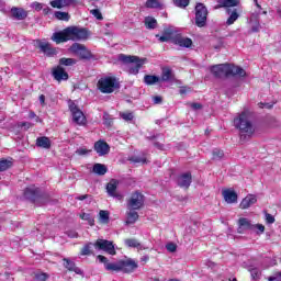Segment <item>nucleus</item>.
I'll use <instances>...</instances> for the list:
<instances>
[{"instance_id": "51", "label": "nucleus", "mask_w": 281, "mask_h": 281, "mask_svg": "<svg viewBox=\"0 0 281 281\" xmlns=\"http://www.w3.org/2000/svg\"><path fill=\"white\" fill-rule=\"evenodd\" d=\"M31 8H33V10H36V12H41V10H43V3L33 2V3L31 4Z\"/></svg>"}, {"instance_id": "53", "label": "nucleus", "mask_w": 281, "mask_h": 281, "mask_svg": "<svg viewBox=\"0 0 281 281\" xmlns=\"http://www.w3.org/2000/svg\"><path fill=\"white\" fill-rule=\"evenodd\" d=\"M35 279L38 281H45V280H47V273H43V272L36 273Z\"/></svg>"}, {"instance_id": "33", "label": "nucleus", "mask_w": 281, "mask_h": 281, "mask_svg": "<svg viewBox=\"0 0 281 281\" xmlns=\"http://www.w3.org/2000/svg\"><path fill=\"white\" fill-rule=\"evenodd\" d=\"M145 26L147 30H155L157 27V20L153 16L145 18Z\"/></svg>"}, {"instance_id": "27", "label": "nucleus", "mask_w": 281, "mask_h": 281, "mask_svg": "<svg viewBox=\"0 0 281 281\" xmlns=\"http://www.w3.org/2000/svg\"><path fill=\"white\" fill-rule=\"evenodd\" d=\"M160 80L161 82H172V80H175V72H172V69L168 67L162 68Z\"/></svg>"}, {"instance_id": "45", "label": "nucleus", "mask_w": 281, "mask_h": 281, "mask_svg": "<svg viewBox=\"0 0 281 281\" xmlns=\"http://www.w3.org/2000/svg\"><path fill=\"white\" fill-rule=\"evenodd\" d=\"M91 245L93 244L90 243L83 246V248L81 249V256H89L91 254Z\"/></svg>"}, {"instance_id": "23", "label": "nucleus", "mask_w": 281, "mask_h": 281, "mask_svg": "<svg viewBox=\"0 0 281 281\" xmlns=\"http://www.w3.org/2000/svg\"><path fill=\"white\" fill-rule=\"evenodd\" d=\"M218 5L216 8H226V10H232V8H237L240 4V0H217Z\"/></svg>"}, {"instance_id": "5", "label": "nucleus", "mask_w": 281, "mask_h": 281, "mask_svg": "<svg viewBox=\"0 0 281 281\" xmlns=\"http://www.w3.org/2000/svg\"><path fill=\"white\" fill-rule=\"evenodd\" d=\"M119 58L123 63H127L128 74L134 76H137V74H139V69H142V67L147 63L146 58H139L137 56L120 55Z\"/></svg>"}, {"instance_id": "12", "label": "nucleus", "mask_w": 281, "mask_h": 281, "mask_svg": "<svg viewBox=\"0 0 281 281\" xmlns=\"http://www.w3.org/2000/svg\"><path fill=\"white\" fill-rule=\"evenodd\" d=\"M247 23L250 26V32H252V33L260 32V30L262 27L260 25V13H258V12L251 13Z\"/></svg>"}, {"instance_id": "42", "label": "nucleus", "mask_w": 281, "mask_h": 281, "mask_svg": "<svg viewBox=\"0 0 281 281\" xmlns=\"http://www.w3.org/2000/svg\"><path fill=\"white\" fill-rule=\"evenodd\" d=\"M175 5L178 8H188V5H190V0H175Z\"/></svg>"}, {"instance_id": "60", "label": "nucleus", "mask_w": 281, "mask_h": 281, "mask_svg": "<svg viewBox=\"0 0 281 281\" xmlns=\"http://www.w3.org/2000/svg\"><path fill=\"white\" fill-rule=\"evenodd\" d=\"M0 12H5V2L0 0Z\"/></svg>"}, {"instance_id": "7", "label": "nucleus", "mask_w": 281, "mask_h": 281, "mask_svg": "<svg viewBox=\"0 0 281 281\" xmlns=\"http://www.w3.org/2000/svg\"><path fill=\"white\" fill-rule=\"evenodd\" d=\"M69 111L71 113L72 122L78 124V126H85L87 124V116H85V112L78 108V104L74 101H68Z\"/></svg>"}, {"instance_id": "22", "label": "nucleus", "mask_w": 281, "mask_h": 281, "mask_svg": "<svg viewBox=\"0 0 281 281\" xmlns=\"http://www.w3.org/2000/svg\"><path fill=\"white\" fill-rule=\"evenodd\" d=\"M192 183V175L190 172H186L179 176L178 178V186L180 188H190V184Z\"/></svg>"}, {"instance_id": "4", "label": "nucleus", "mask_w": 281, "mask_h": 281, "mask_svg": "<svg viewBox=\"0 0 281 281\" xmlns=\"http://www.w3.org/2000/svg\"><path fill=\"white\" fill-rule=\"evenodd\" d=\"M211 72L216 78H223V76H238L239 78H245L247 76V72H245V69L229 65V64H218L211 67Z\"/></svg>"}, {"instance_id": "56", "label": "nucleus", "mask_w": 281, "mask_h": 281, "mask_svg": "<svg viewBox=\"0 0 281 281\" xmlns=\"http://www.w3.org/2000/svg\"><path fill=\"white\" fill-rule=\"evenodd\" d=\"M67 236L69 238H78V233L76 231H68Z\"/></svg>"}, {"instance_id": "13", "label": "nucleus", "mask_w": 281, "mask_h": 281, "mask_svg": "<svg viewBox=\"0 0 281 281\" xmlns=\"http://www.w3.org/2000/svg\"><path fill=\"white\" fill-rule=\"evenodd\" d=\"M222 196L226 203L229 205L238 203V193L234 189H224L222 190Z\"/></svg>"}, {"instance_id": "2", "label": "nucleus", "mask_w": 281, "mask_h": 281, "mask_svg": "<svg viewBox=\"0 0 281 281\" xmlns=\"http://www.w3.org/2000/svg\"><path fill=\"white\" fill-rule=\"evenodd\" d=\"M89 38V31L78 26H70L61 32L54 33L52 41L55 43H67V41H87Z\"/></svg>"}, {"instance_id": "19", "label": "nucleus", "mask_w": 281, "mask_h": 281, "mask_svg": "<svg viewBox=\"0 0 281 281\" xmlns=\"http://www.w3.org/2000/svg\"><path fill=\"white\" fill-rule=\"evenodd\" d=\"M52 8H56L57 10H63V8H69V5H76V0H52Z\"/></svg>"}, {"instance_id": "39", "label": "nucleus", "mask_w": 281, "mask_h": 281, "mask_svg": "<svg viewBox=\"0 0 281 281\" xmlns=\"http://www.w3.org/2000/svg\"><path fill=\"white\" fill-rule=\"evenodd\" d=\"M120 116L125 122H133V119L135 117L132 112H121Z\"/></svg>"}, {"instance_id": "54", "label": "nucleus", "mask_w": 281, "mask_h": 281, "mask_svg": "<svg viewBox=\"0 0 281 281\" xmlns=\"http://www.w3.org/2000/svg\"><path fill=\"white\" fill-rule=\"evenodd\" d=\"M259 109H273V103H265L260 102L258 103Z\"/></svg>"}, {"instance_id": "10", "label": "nucleus", "mask_w": 281, "mask_h": 281, "mask_svg": "<svg viewBox=\"0 0 281 281\" xmlns=\"http://www.w3.org/2000/svg\"><path fill=\"white\" fill-rule=\"evenodd\" d=\"M95 249H99L101 251H105V254H109L110 256H115L116 251H115V244H113V241L111 240H106V239H98L94 244H93Z\"/></svg>"}, {"instance_id": "44", "label": "nucleus", "mask_w": 281, "mask_h": 281, "mask_svg": "<svg viewBox=\"0 0 281 281\" xmlns=\"http://www.w3.org/2000/svg\"><path fill=\"white\" fill-rule=\"evenodd\" d=\"M99 216H100V221H102V223H109V212L108 211H100Z\"/></svg>"}, {"instance_id": "50", "label": "nucleus", "mask_w": 281, "mask_h": 281, "mask_svg": "<svg viewBox=\"0 0 281 281\" xmlns=\"http://www.w3.org/2000/svg\"><path fill=\"white\" fill-rule=\"evenodd\" d=\"M167 251H170V254H175L177 251V245L175 243H169L166 245Z\"/></svg>"}, {"instance_id": "25", "label": "nucleus", "mask_w": 281, "mask_h": 281, "mask_svg": "<svg viewBox=\"0 0 281 281\" xmlns=\"http://www.w3.org/2000/svg\"><path fill=\"white\" fill-rule=\"evenodd\" d=\"M64 267L68 271H72L74 273H77V276H82V270L76 266V262L71 261L70 259L64 258Z\"/></svg>"}, {"instance_id": "43", "label": "nucleus", "mask_w": 281, "mask_h": 281, "mask_svg": "<svg viewBox=\"0 0 281 281\" xmlns=\"http://www.w3.org/2000/svg\"><path fill=\"white\" fill-rule=\"evenodd\" d=\"M133 164H146V157L134 156L130 158Z\"/></svg>"}, {"instance_id": "29", "label": "nucleus", "mask_w": 281, "mask_h": 281, "mask_svg": "<svg viewBox=\"0 0 281 281\" xmlns=\"http://www.w3.org/2000/svg\"><path fill=\"white\" fill-rule=\"evenodd\" d=\"M238 234H243V232H245V229H252L254 224H251V222H249V220L241 217L238 221Z\"/></svg>"}, {"instance_id": "59", "label": "nucleus", "mask_w": 281, "mask_h": 281, "mask_svg": "<svg viewBox=\"0 0 281 281\" xmlns=\"http://www.w3.org/2000/svg\"><path fill=\"white\" fill-rule=\"evenodd\" d=\"M201 103H191V109H193L194 111H199V109H201Z\"/></svg>"}, {"instance_id": "46", "label": "nucleus", "mask_w": 281, "mask_h": 281, "mask_svg": "<svg viewBox=\"0 0 281 281\" xmlns=\"http://www.w3.org/2000/svg\"><path fill=\"white\" fill-rule=\"evenodd\" d=\"M250 276H251V278H252L254 280H258V278H260V276H261L260 269H258V268H252V269L250 270Z\"/></svg>"}, {"instance_id": "62", "label": "nucleus", "mask_w": 281, "mask_h": 281, "mask_svg": "<svg viewBox=\"0 0 281 281\" xmlns=\"http://www.w3.org/2000/svg\"><path fill=\"white\" fill-rule=\"evenodd\" d=\"M21 126H25L26 128H32V123L23 122L21 123Z\"/></svg>"}, {"instance_id": "30", "label": "nucleus", "mask_w": 281, "mask_h": 281, "mask_svg": "<svg viewBox=\"0 0 281 281\" xmlns=\"http://www.w3.org/2000/svg\"><path fill=\"white\" fill-rule=\"evenodd\" d=\"M36 146L40 148H52V140L47 136H42L36 139Z\"/></svg>"}, {"instance_id": "8", "label": "nucleus", "mask_w": 281, "mask_h": 281, "mask_svg": "<svg viewBox=\"0 0 281 281\" xmlns=\"http://www.w3.org/2000/svg\"><path fill=\"white\" fill-rule=\"evenodd\" d=\"M207 23V8L203 3L195 5V25L198 27H205Z\"/></svg>"}, {"instance_id": "41", "label": "nucleus", "mask_w": 281, "mask_h": 281, "mask_svg": "<svg viewBox=\"0 0 281 281\" xmlns=\"http://www.w3.org/2000/svg\"><path fill=\"white\" fill-rule=\"evenodd\" d=\"M90 13L92 14V16H94V19H97L98 21H102L104 18L102 16V12H100V9H92L90 11Z\"/></svg>"}, {"instance_id": "11", "label": "nucleus", "mask_w": 281, "mask_h": 281, "mask_svg": "<svg viewBox=\"0 0 281 281\" xmlns=\"http://www.w3.org/2000/svg\"><path fill=\"white\" fill-rule=\"evenodd\" d=\"M144 207V194L139 192L132 193L127 201V210H142Z\"/></svg>"}, {"instance_id": "28", "label": "nucleus", "mask_w": 281, "mask_h": 281, "mask_svg": "<svg viewBox=\"0 0 281 281\" xmlns=\"http://www.w3.org/2000/svg\"><path fill=\"white\" fill-rule=\"evenodd\" d=\"M124 244L126 245V247H131L134 249H137V251H144V249H146V247H144L137 239L135 238H130V239H125Z\"/></svg>"}, {"instance_id": "18", "label": "nucleus", "mask_w": 281, "mask_h": 281, "mask_svg": "<svg viewBox=\"0 0 281 281\" xmlns=\"http://www.w3.org/2000/svg\"><path fill=\"white\" fill-rule=\"evenodd\" d=\"M11 16L15 19L16 21H25L27 19V11L23 8H11Z\"/></svg>"}, {"instance_id": "49", "label": "nucleus", "mask_w": 281, "mask_h": 281, "mask_svg": "<svg viewBox=\"0 0 281 281\" xmlns=\"http://www.w3.org/2000/svg\"><path fill=\"white\" fill-rule=\"evenodd\" d=\"M265 217H266V223L268 225H273V223H276V217L273 215L266 213Z\"/></svg>"}, {"instance_id": "32", "label": "nucleus", "mask_w": 281, "mask_h": 281, "mask_svg": "<svg viewBox=\"0 0 281 281\" xmlns=\"http://www.w3.org/2000/svg\"><path fill=\"white\" fill-rule=\"evenodd\" d=\"M106 166L102 164H94L92 171L94 175H99L100 177L106 175Z\"/></svg>"}, {"instance_id": "47", "label": "nucleus", "mask_w": 281, "mask_h": 281, "mask_svg": "<svg viewBox=\"0 0 281 281\" xmlns=\"http://www.w3.org/2000/svg\"><path fill=\"white\" fill-rule=\"evenodd\" d=\"M80 218L82 221H88L89 225H93V218H91V214L82 213V214H80Z\"/></svg>"}, {"instance_id": "55", "label": "nucleus", "mask_w": 281, "mask_h": 281, "mask_svg": "<svg viewBox=\"0 0 281 281\" xmlns=\"http://www.w3.org/2000/svg\"><path fill=\"white\" fill-rule=\"evenodd\" d=\"M160 43H168L170 41V35L169 34H164L159 37Z\"/></svg>"}, {"instance_id": "34", "label": "nucleus", "mask_w": 281, "mask_h": 281, "mask_svg": "<svg viewBox=\"0 0 281 281\" xmlns=\"http://www.w3.org/2000/svg\"><path fill=\"white\" fill-rule=\"evenodd\" d=\"M161 79L155 75H147L144 77V82L147 85H157Z\"/></svg>"}, {"instance_id": "6", "label": "nucleus", "mask_w": 281, "mask_h": 281, "mask_svg": "<svg viewBox=\"0 0 281 281\" xmlns=\"http://www.w3.org/2000/svg\"><path fill=\"white\" fill-rule=\"evenodd\" d=\"M97 87L101 93H113L120 89V81L115 77H101Z\"/></svg>"}, {"instance_id": "26", "label": "nucleus", "mask_w": 281, "mask_h": 281, "mask_svg": "<svg viewBox=\"0 0 281 281\" xmlns=\"http://www.w3.org/2000/svg\"><path fill=\"white\" fill-rule=\"evenodd\" d=\"M130 211L126 213V225H135L137 223V220L139 218V214L132 209H128Z\"/></svg>"}, {"instance_id": "1", "label": "nucleus", "mask_w": 281, "mask_h": 281, "mask_svg": "<svg viewBox=\"0 0 281 281\" xmlns=\"http://www.w3.org/2000/svg\"><path fill=\"white\" fill-rule=\"evenodd\" d=\"M234 126L239 131L240 142H248V139L254 137V133H256V126L251 122V113L248 111L241 112L234 119Z\"/></svg>"}, {"instance_id": "14", "label": "nucleus", "mask_w": 281, "mask_h": 281, "mask_svg": "<svg viewBox=\"0 0 281 281\" xmlns=\"http://www.w3.org/2000/svg\"><path fill=\"white\" fill-rule=\"evenodd\" d=\"M94 150L99 155V157H104V155H109L111 147L108 145L106 142L100 139L94 143Z\"/></svg>"}, {"instance_id": "20", "label": "nucleus", "mask_w": 281, "mask_h": 281, "mask_svg": "<svg viewBox=\"0 0 281 281\" xmlns=\"http://www.w3.org/2000/svg\"><path fill=\"white\" fill-rule=\"evenodd\" d=\"M119 181L115 179H112L108 186H106V192L110 196H114L115 199H122L121 194L116 193Z\"/></svg>"}, {"instance_id": "61", "label": "nucleus", "mask_w": 281, "mask_h": 281, "mask_svg": "<svg viewBox=\"0 0 281 281\" xmlns=\"http://www.w3.org/2000/svg\"><path fill=\"white\" fill-rule=\"evenodd\" d=\"M154 104H160L161 102V97H154Z\"/></svg>"}, {"instance_id": "21", "label": "nucleus", "mask_w": 281, "mask_h": 281, "mask_svg": "<svg viewBox=\"0 0 281 281\" xmlns=\"http://www.w3.org/2000/svg\"><path fill=\"white\" fill-rule=\"evenodd\" d=\"M258 199L254 194H248L246 198H244L239 204L240 210H249L251 205H255L257 203Z\"/></svg>"}, {"instance_id": "64", "label": "nucleus", "mask_w": 281, "mask_h": 281, "mask_svg": "<svg viewBox=\"0 0 281 281\" xmlns=\"http://www.w3.org/2000/svg\"><path fill=\"white\" fill-rule=\"evenodd\" d=\"M40 102H41L42 105L45 104V94H42L40 97Z\"/></svg>"}, {"instance_id": "63", "label": "nucleus", "mask_w": 281, "mask_h": 281, "mask_svg": "<svg viewBox=\"0 0 281 281\" xmlns=\"http://www.w3.org/2000/svg\"><path fill=\"white\" fill-rule=\"evenodd\" d=\"M43 12H44V14H48V13L52 12V9H49V7H45V8L43 9Z\"/></svg>"}, {"instance_id": "48", "label": "nucleus", "mask_w": 281, "mask_h": 281, "mask_svg": "<svg viewBox=\"0 0 281 281\" xmlns=\"http://www.w3.org/2000/svg\"><path fill=\"white\" fill-rule=\"evenodd\" d=\"M224 153L221 149H214L213 150V159H223Z\"/></svg>"}, {"instance_id": "15", "label": "nucleus", "mask_w": 281, "mask_h": 281, "mask_svg": "<svg viewBox=\"0 0 281 281\" xmlns=\"http://www.w3.org/2000/svg\"><path fill=\"white\" fill-rule=\"evenodd\" d=\"M41 195V189L36 188V186H30L24 190V196L29 201H36Z\"/></svg>"}, {"instance_id": "52", "label": "nucleus", "mask_w": 281, "mask_h": 281, "mask_svg": "<svg viewBox=\"0 0 281 281\" xmlns=\"http://www.w3.org/2000/svg\"><path fill=\"white\" fill-rule=\"evenodd\" d=\"M89 153H91V150H89V149H87V148H85V147H81V148H78L77 150H76V154L77 155H89Z\"/></svg>"}, {"instance_id": "16", "label": "nucleus", "mask_w": 281, "mask_h": 281, "mask_svg": "<svg viewBox=\"0 0 281 281\" xmlns=\"http://www.w3.org/2000/svg\"><path fill=\"white\" fill-rule=\"evenodd\" d=\"M53 77L57 82H63V80H69V74L60 66H57L53 69Z\"/></svg>"}, {"instance_id": "38", "label": "nucleus", "mask_w": 281, "mask_h": 281, "mask_svg": "<svg viewBox=\"0 0 281 281\" xmlns=\"http://www.w3.org/2000/svg\"><path fill=\"white\" fill-rule=\"evenodd\" d=\"M55 18L58 19V21H69V13L57 11L55 12Z\"/></svg>"}, {"instance_id": "35", "label": "nucleus", "mask_w": 281, "mask_h": 281, "mask_svg": "<svg viewBox=\"0 0 281 281\" xmlns=\"http://www.w3.org/2000/svg\"><path fill=\"white\" fill-rule=\"evenodd\" d=\"M146 8L161 9V8H164V4H161V2H159V0H147Z\"/></svg>"}, {"instance_id": "37", "label": "nucleus", "mask_w": 281, "mask_h": 281, "mask_svg": "<svg viewBox=\"0 0 281 281\" xmlns=\"http://www.w3.org/2000/svg\"><path fill=\"white\" fill-rule=\"evenodd\" d=\"M8 168H12V161L8 159H0V172L8 170Z\"/></svg>"}, {"instance_id": "40", "label": "nucleus", "mask_w": 281, "mask_h": 281, "mask_svg": "<svg viewBox=\"0 0 281 281\" xmlns=\"http://www.w3.org/2000/svg\"><path fill=\"white\" fill-rule=\"evenodd\" d=\"M251 232H256V234H265V225L262 224H252Z\"/></svg>"}, {"instance_id": "9", "label": "nucleus", "mask_w": 281, "mask_h": 281, "mask_svg": "<svg viewBox=\"0 0 281 281\" xmlns=\"http://www.w3.org/2000/svg\"><path fill=\"white\" fill-rule=\"evenodd\" d=\"M70 52H72V54H75L76 56H79L81 60H91L92 58L91 50L87 49V46L82 44H72L70 47Z\"/></svg>"}, {"instance_id": "17", "label": "nucleus", "mask_w": 281, "mask_h": 281, "mask_svg": "<svg viewBox=\"0 0 281 281\" xmlns=\"http://www.w3.org/2000/svg\"><path fill=\"white\" fill-rule=\"evenodd\" d=\"M172 43L175 45H179V47H192V40L189 37H183L180 34L172 38Z\"/></svg>"}, {"instance_id": "3", "label": "nucleus", "mask_w": 281, "mask_h": 281, "mask_svg": "<svg viewBox=\"0 0 281 281\" xmlns=\"http://www.w3.org/2000/svg\"><path fill=\"white\" fill-rule=\"evenodd\" d=\"M99 262H102L104 265L105 271H123V273H133L135 269H137V262L133 259H125V260H119L116 262H109V259L106 257L99 255L98 257Z\"/></svg>"}, {"instance_id": "36", "label": "nucleus", "mask_w": 281, "mask_h": 281, "mask_svg": "<svg viewBox=\"0 0 281 281\" xmlns=\"http://www.w3.org/2000/svg\"><path fill=\"white\" fill-rule=\"evenodd\" d=\"M78 61L74 58H60L59 59V65H64L65 67H71L76 65Z\"/></svg>"}, {"instance_id": "57", "label": "nucleus", "mask_w": 281, "mask_h": 281, "mask_svg": "<svg viewBox=\"0 0 281 281\" xmlns=\"http://www.w3.org/2000/svg\"><path fill=\"white\" fill-rule=\"evenodd\" d=\"M179 93H180V95H186V93H190V88L182 87V88H180Z\"/></svg>"}, {"instance_id": "58", "label": "nucleus", "mask_w": 281, "mask_h": 281, "mask_svg": "<svg viewBox=\"0 0 281 281\" xmlns=\"http://www.w3.org/2000/svg\"><path fill=\"white\" fill-rule=\"evenodd\" d=\"M148 260H150V257L148 255H144L142 258H140V262H143V265H146V262H148Z\"/></svg>"}, {"instance_id": "24", "label": "nucleus", "mask_w": 281, "mask_h": 281, "mask_svg": "<svg viewBox=\"0 0 281 281\" xmlns=\"http://www.w3.org/2000/svg\"><path fill=\"white\" fill-rule=\"evenodd\" d=\"M226 14H228L226 25H234V22L237 19H240V13H238V9H226Z\"/></svg>"}, {"instance_id": "31", "label": "nucleus", "mask_w": 281, "mask_h": 281, "mask_svg": "<svg viewBox=\"0 0 281 281\" xmlns=\"http://www.w3.org/2000/svg\"><path fill=\"white\" fill-rule=\"evenodd\" d=\"M40 49L41 52L46 54V56H54L56 54V52L54 50V48H52L49 43H46V42L40 43Z\"/></svg>"}]
</instances>
